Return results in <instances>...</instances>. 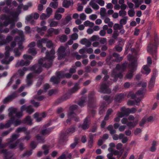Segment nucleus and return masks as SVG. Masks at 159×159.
Instances as JSON below:
<instances>
[{
	"label": "nucleus",
	"instance_id": "f8f14e48",
	"mask_svg": "<svg viewBox=\"0 0 159 159\" xmlns=\"http://www.w3.org/2000/svg\"><path fill=\"white\" fill-rule=\"evenodd\" d=\"M107 129L110 132V133L111 135L114 134L113 136V139L115 140H117L118 139L119 137L117 134H114L116 132V131L113 129V126L110 125H108L107 128Z\"/></svg>",
	"mask_w": 159,
	"mask_h": 159
},
{
	"label": "nucleus",
	"instance_id": "c9c22d12",
	"mask_svg": "<svg viewBox=\"0 0 159 159\" xmlns=\"http://www.w3.org/2000/svg\"><path fill=\"white\" fill-rule=\"evenodd\" d=\"M121 111L123 112L125 116H128L130 113L129 108H126L125 107H123L121 108Z\"/></svg>",
	"mask_w": 159,
	"mask_h": 159
},
{
	"label": "nucleus",
	"instance_id": "49530a36",
	"mask_svg": "<svg viewBox=\"0 0 159 159\" xmlns=\"http://www.w3.org/2000/svg\"><path fill=\"white\" fill-rule=\"evenodd\" d=\"M25 122H28L29 125H31L32 124V120L31 117L29 116H28L26 117L24 120Z\"/></svg>",
	"mask_w": 159,
	"mask_h": 159
},
{
	"label": "nucleus",
	"instance_id": "c85d7f7f",
	"mask_svg": "<svg viewBox=\"0 0 159 159\" xmlns=\"http://www.w3.org/2000/svg\"><path fill=\"white\" fill-rule=\"evenodd\" d=\"M28 68L26 67H24L22 69H20L18 70V72L19 74V76L20 77L23 76L25 74V72L27 70Z\"/></svg>",
	"mask_w": 159,
	"mask_h": 159
},
{
	"label": "nucleus",
	"instance_id": "58836bf2",
	"mask_svg": "<svg viewBox=\"0 0 159 159\" xmlns=\"http://www.w3.org/2000/svg\"><path fill=\"white\" fill-rule=\"evenodd\" d=\"M76 67L75 66H72L71 68H70L69 70V73H68L70 75V76L69 77V78H71L72 74L76 72Z\"/></svg>",
	"mask_w": 159,
	"mask_h": 159
},
{
	"label": "nucleus",
	"instance_id": "79ce46f5",
	"mask_svg": "<svg viewBox=\"0 0 159 159\" xmlns=\"http://www.w3.org/2000/svg\"><path fill=\"white\" fill-rule=\"evenodd\" d=\"M19 48H16L13 50V52L14 53V56L15 57H19L21 55V52L19 51Z\"/></svg>",
	"mask_w": 159,
	"mask_h": 159
},
{
	"label": "nucleus",
	"instance_id": "9b49d317",
	"mask_svg": "<svg viewBox=\"0 0 159 159\" xmlns=\"http://www.w3.org/2000/svg\"><path fill=\"white\" fill-rule=\"evenodd\" d=\"M91 124L90 120L89 118L86 117L84 120L83 124L80 125L79 127H80L83 130H86L89 129Z\"/></svg>",
	"mask_w": 159,
	"mask_h": 159
},
{
	"label": "nucleus",
	"instance_id": "5701e85b",
	"mask_svg": "<svg viewBox=\"0 0 159 159\" xmlns=\"http://www.w3.org/2000/svg\"><path fill=\"white\" fill-rule=\"evenodd\" d=\"M44 136H43L41 134H38L36 135L35 138L39 143H43L45 142V138L44 137Z\"/></svg>",
	"mask_w": 159,
	"mask_h": 159
},
{
	"label": "nucleus",
	"instance_id": "f3484780",
	"mask_svg": "<svg viewBox=\"0 0 159 159\" xmlns=\"http://www.w3.org/2000/svg\"><path fill=\"white\" fill-rule=\"evenodd\" d=\"M17 16H13L12 18H11L10 20V27L9 28L10 30H12L15 27L16 23L15 22L17 21Z\"/></svg>",
	"mask_w": 159,
	"mask_h": 159
},
{
	"label": "nucleus",
	"instance_id": "4468645a",
	"mask_svg": "<svg viewBox=\"0 0 159 159\" xmlns=\"http://www.w3.org/2000/svg\"><path fill=\"white\" fill-rule=\"evenodd\" d=\"M111 76L114 78L113 81L116 82L118 78L122 79L123 75L121 73H117L116 70L114 69L111 73Z\"/></svg>",
	"mask_w": 159,
	"mask_h": 159
},
{
	"label": "nucleus",
	"instance_id": "ddd939ff",
	"mask_svg": "<svg viewBox=\"0 0 159 159\" xmlns=\"http://www.w3.org/2000/svg\"><path fill=\"white\" fill-rule=\"evenodd\" d=\"M56 76L60 80V79H62L65 78L69 79V77L70 76V74L68 73H65L64 71L62 70L57 71L56 72Z\"/></svg>",
	"mask_w": 159,
	"mask_h": 159
},
{
	"label": "nucleus",
	"instance_id": "cd10ccee",
	"mask_svg": "<svg viewBox=\"0 0 159 159\" xmlns=\"http://www.w3.org/2000/svg\"><path fill=\"white\" fill-rule=\"evenodd\" d=\"M79 139L77 137H75L74 138V142L71 143L70 145V147L71 149H73L79 143L78 141Z\"/></svg>",
	"mask_w": 159,
	"mask_h": 159
},
{
	"label": "nucleus",
	"instance_id": "0eeeda50",
	"mask_svg": "<svg viewBox=\"0 0 159 159\" xmlns=\"http://www.w3.org/2000/svg\"><path fill=\"white\" fill-rule=\"evenodd\" d=\"M93 93L91 92L88 96V106L92 108H95L96 107L95 101L93 96Z\"/></svg>",
	"mask_w": 159,
	"mask_h": 159
},
{
	"label": "nucleus",
	"instance_id": "9d476101",
	"mask_svg": "<svg viewBox=\"0 0 159 159\" xmlns=\"http://www.w3.org/2000/svg\"><path fill=\"white\" fill-rule=\"evenodd\" d=\"M108 88V86L107 84L103 83L100 86V92L103 93L110 94L111 93V90Z\"/></svg>",
	"mask_w": 159,
	"mask_h": 159
},
{
	"label": "nucleus",
	"instance_id": "338daca9",
	"mask_svg": "<svg viewBox=\"0 0 159 159\" xmlns=\"http://www.w3.org/2000/svg\"><path fill=\"white\" fill-rule=\"evenodd\" d=\"M30 146L32 149H34L37 147V145L35 143V142L34 141H32L31 142Z\"/></svg>",
	"mask_w": 159,
	"mask_h": 159
},
{
	"label": "nucleus",
	"instance_id": "ea45409f",
	"mask_svg": "<svg viewBox=\"0 0 159 159\" xmlns=\"http://www.w3.org/2000/svg\"><path fill=\"white\" fill-rule=\"evenodd\" d=\"M71 2L70 1L64 0L62 3V6L64 7L68 8L71 5Z\"/></svg>",
	"mask_w": 159,
	"mask_h": 159
},
{
	"label": "nucleus",
	"instance_id": "603ef678",
	"mask_svg": "<svg viewBox=\"0 0 159 159\" xmlns=\"http://www.w3.org/2000/svg\"><path fill=\"white\" fill-rule=\"evenodd\" d=\"M16 109L15 108H11L9 109V116H12L13 114L16 113Z\"/></svg>",
	"mask_w": 159,
	"mask_h": 159
},
{
	"label": "nucleus",
	"instance_id": "7c9ffc66",
	"mask_svg": "<svg viewBox=\"0 0 159 159\" xmlns=\"http://www.w3.org/2000/svg\"><path fill=\"white\" fill-rule=\"evenodd\" d=\"M42 149L44 150L43 153L45 155H47L49 153V146L46 144H44L43 145Z\"/></svg>",
	"mask_w": 159,
	"mask_h": 159
},
{
	"label": "nucleus",
	"instance_id": "6ab92c4d",
	"mask_svg": "<svg viewBox=\"0 0 159 159\" xmlns=\"http://www.w3.org/2000/svg\"><path fill=\"white\" fill-rule=\"evenodd\" d=\"M30 62L29 60L24 61V60H21L20 61H18L16 64V66L18 67L19 66H28L30 64Z\"/></svg>",
	"mask_w": 159,
	"mask_h": 159
},
{
	"label": "nucleus",
	"instance_id": "473e14b6",
	"mask_svg": "<svg viewBox=\"0 0 159 159\" xmlns=\"http://www.w3.org/2000/svg\"><path fill=\"white\" fill-rule=\"evenodd\" d=\"M10 18L9 16H7L6 15L5 16V20L3 22V24L4 26L6 27L10 24Z\"/></svg>",
	"mask_w": 159,
	"mask_h": 159
},
{
	"label": "nucleus",
	"instance_id": "4c0bfd02",
	"mask_svg": "<svg viewBox=\"0 0 159 159\" xmlns=\"http://www.w3.org/2000/svg\"><path fill=\"white\" fill-rule=\"evenodd\" d=\"M71 20V15H67L65 19L63 22V24L64 25L68 24Z\"/></svg>",
	"mask_w": 159,
	"mask_h": 159
},
{
	"label": "nucleus",
	"instance_id": "6e6552de",
	"mask_svg": "<svg viewBox=\"0 0 159 159\" xmlns=\"http://www.w3.org/2000/svg\"><path fill=\"white\" fill-rule=\"evenodd\" d=\"M39 65H35L31 67L30 69L31 71H34V73L39 74L43 70L42 67H43V64H40Z\"/></svg>",
	"mask_w": 159,
	"mask_h": 159
},
{
	"label": "nucleus",
	"instance_id": "bb28decb",
	"mask_svg": "<svg viewBox=\"0 0 159 159\" xmlns=\"http://www.w3.org/2000/svg\"><path fill=\"white\" fill-rule=\"evenodd\" d=\"M86 97H82L80 98L78 104L81 107H82L84 106V103L86 102Z\"/></svg>",
	"mask_w": 159,
	"mask_h": 159
},
{
	"label": "nucleus",
	"instance_id": "c03bdc74",
	"mask_svg": "<svg viewBox=\"0 0 159 159\" xmlns=\"http://www.w3.org/2000/svg\"><path fill=\"white\" fill-rule=\"evenodd\" d=\"M68 150H66L59 157L58 159H66V156L68 153Z\"/></svg>",
	"mask_w": 159,
	"mask_h": 159
},
{
	"label": "nucleus",
	"instance_id": "e433bc0d",
	"mask_svg": "<svg viewBox=\"0 0 159 159\" xmlns=\"http://www.w3.org/2000/svg\"><path fill=\"white\" fill-rule=\"evenodd\" d=\"M105 107L104 104H102L99 109V113L100 115H102L105 111Z\"/></svg>",
	"mask_w": 159,
	"mask_h": 159
},
{
	"label": "nucleus",
	"instance_id": "a211bd4d",
	"mask_svg": "<svg viewBox=\"0 0 159 159\" xmlns=\"http://www.w3.org/2000/svg\"><path fill=\"white\" fill-rule=\"evenodd\" d=\"M126 96V94L123 93H120L116 95L114 98L115 101L118 102L120 103L122 101L123 99Z\"/></svg>",
	"mask_w": 159,
	"mask_h": 159
},
{
	"label": "nucleus",
	"instance_id": "7ed1b4c3",
	"mask_svg": "<svg viewBox=\"0 0 159 159\" xmlns=\"http://www.w3.org/2000/svg\"><path fill=\"white\" fill-rule=\"evenodd\" d=\"M51 124V123L49 122L43 125L40 129L41 134L43 136H47L49 135L55 128V126L48 127Z\"/></svg>",
	"mask_w": 159,
	"mask_h": 159
},
{
	"label": "nucleus",
	"instance_id": "1a4fd4ad",
	"mask_svg": "<svg viewBox=\"0 0 159 159\" xmlns=\"http://www.w3.org/2000/svg\"><path fill=\"white\" fill-rule=\"evenodd\" d=\"M20 110L22 111H25L29 115H31L34 111V109L31 105H29L27 106L25 105H23L21 107Z\"/></svg>",
	"mask_w": 159,
	"mask_h": 159
},
{
	"label": "nucleus",
	"instance_id": "a18cd8bd",
	"mask_svg": "<svg viewBox=\"0 0 159 159\" xmlns=\"http://www.w3.org/2000/svg\"><path fill=\"white\" fill-rule=\"evenodd\" d=\"M123 28V25H119L118 24H115L113 26V29L115 30H120Z\"/></svg>",
	"mask_w": 159,
	"mask_h": 159
},
{
	"label": "nucleus",
	"instance_id": "0e129e2a",
	"mask_svg": "<svg viewBox=\"0 0 159 159\" xmlns=\"http://www.w3.org/2000/svg\"><path fill=\"white\" fill-rule=\"evenodd\" d=\"M58 3L57 2H51L50 6L54 9H56L58 7Z\"/></svg>",
	"mask_w": 159,
	"mask_h": 159
},
{
	"label": "nucleus",
	"instance_id": "13d9d810",
	"mask_svg": "<svg viewBox=\"0 0 159 159\" xmlns=\"http://www.w3.org/2000/svg\"><path fill=\"white\" fill-rule=\"evenodd\" d=\"M19 135L16 134H13L11 136V138L10 140V142L12 143L14 140H16L18 137Z\"/></svg>",
	"mask_w": 159,
	"mask_h": 159
},
{
	"label": "nucleus",
	"instance_id": "8fccbe9b",
	"mask_svg": "<svg viewBox=\"0 0 159 159\" xmlns=\"http://www.w3.org/2000/svg\"><path fill=\"white\" fill-rule=\"evenodd\" d=\"M18 96V93L17 91L14 92L12 94L9 96L11 100L14 99L16 98Z\"/></svg>",
	"mask_w": 159,
	"mask_h": 159
},
{
	"label": "nucleus",
	"instance_id": "bf43d9fd",
	"mask_svg": "<svg viewBox=\"0 0 159 159\" xmlns=\"http://www.w3.org/2000/svg\"><path fill=\"white\" fill-rule=\"evenodd\" d=\"M30 133V131H28L27 132L25 133V134L26 135L24 137V139L26 140H30L31 137V136L29 134Z\"/></svg>",
	"mask_w": 159,
	"mask_h": 159
},
{
	"label": "nucleus",
	"instance_id": "37998d69",
	"mask_svg": "<svg viewBox=\"0 0 159 159\" xmlns=\"http://www.w3.org/2000/svg\"><path fill=\"white\" fill-rule=\"evenodd\" d=\"M76 115V114L74 111H70L67 114L68 118H70L72 120L73 119Z\"/></svg>",
	"mask_w": 159,
	"mask_h": 159
},
{
	"label": "nucleus",
	"instance_id": "b1692460",
	"mask_svg": "<svg viewBox=\"0 0 159 159\" xmlns=\"http://www.w3.org/2000/svg\"><path fill=\"white\" fill-rule=\"evenodd\" d=\"M60 80L57 76L56 77L52 76L51 77L50 81V82L54 84H58L60 83Z\"/></svg>",
	"mask_w": 159,
	"mask_h": 159
},
{
	"label": "nucleus",
	"instance_id": "a878e982",
	"mask_svg": "<svg viewBox=\"0 0 159 159\" xmlns=\"http://www.w3.org/2000/svg\"><path fill=\"white\" fill-rule=\"evenodd\" d=\"M20 142L19 140H17L15 143H9V148L11 149H16V146L18 145Z\"/></svg>",
	"mask_w": 159,
	"mask_h": 159
},
{
	"label": "nucleus",
	"instance_id": "4be33fe9",
	"mask_svg": "<svg viewBox=\"0 0 159 159\" xmlns=\"http://www.w3.org/2000/svg\"><path fill=\"white\" fill-rule=\"evenodd\" d=\"M13 37L10 35H8L7 36L6 39L0 41V46L6 44L8 43L13 40Z\"/></svg>",
	"mask_w": 159,
	"mask_h": 159
},
{
	"label": "nucleus",
	"instance_id": "864d4df0",
	"mask_svg": "<svg viewBox=\"0 0 159 159\" xmlns=\"http://www.w3.org/2000/svg\"><path fill=\"white\" fill-rule=\"evenodd\" d=\"M32 150L27 151L23 153V154L22 155V157H29L32 154Z\"/></svg>",
	"mask_w": 159,
	"mask_h": 159
},
{
	"label": "nucleus",
	"instance_id": "f257e3e1",
	"mask_svg": "<svg viewBox=\"0 0 159 159\" xmlns=\"http://www.w3.org/2000/svg\"><path fill=\"white\" fill-rule=\"evenodd\" d=\"M55 51L52 49L49 52L47 51L46 52V56L44 58L40 59L38 61V63L40 64H43V67L49 68L52 65L53 60L55 57Z\"/></svg>",
	"mask_w": 159,
	"mask_h": 159
},
{
	"label": "nucleus",
	"instance_id": "4d7b16f0",
	"mask_svg": "<svg viewBox=\"0 0 159 159\" xmlns=\"http://www.w3.org/2000/svg\"><path fill=\"white\" fill-rule=\"evenodd\" d=\"M67 36L66 35H63L60 37L59 40L61 42L64 43L67 40Z\"/></svg>",
	"mask_w": 159,
	"mask_h": 159
},
{
	"label": "nucleus",
	"instance_id": "09e8293b",
	"mask_svg": "<svg viewBox=\"0 0 159 159\" xmlns=\"http://www.w3.org/2000/svg\"><path fill=\"white\" fill-rule=\"evenodd\" d=\"M28 52L34 56L36 55L37 53L36 51L34 48H30L29 49Z\"/></svg>",
	"mask_w": 159,
	"mask_h": 159
},
{
	"label": "nucleus",
	"instance_id": "c756f323",
	"mask_svg": "<svg viewBox=\"0 0 159 159\" xmlns=\"http://www.w3.org/2000/svg\"><path fill=\"white\" fill-rule=\"evenodd\" d=\"M75 127L74 126H72L68 128L65 132L67 134H71L75 132Z\"/></svg>",
	"mask_w": 159,
	"mask_h": 159
},
{
	"label": "nucleus",
	"instance_id": "e2e57ef3",
	"mask_svg": "<svg viewBox=\"0 0 159 159\" xmlns=\"http://www.w3.org/2000/svg\"><path fill=\"white\" fill-rule=\"evenodd\" d=\"M30 103L31 104L33 105L34 107H38L40 105L39 103V102H36L34 100H31Z\"/></svg>",
	"mask_w": 159,
	"mask_h": 159
},
{
	"label": "nucleus",
	"instance_id": "72a5a7b5",
	"mask_svg": "<svg viewBox=\"0 0 159 159\" xmlns=\"http://www.w3.org/2000/svg\"><path fill=\"white\" fill-rule=\"evenodd\" d=\"M67 135V134L66 133V132H61L60 134L59 138L60 140L63 142L65 141L66 136Z\"/></svg>",
	"mask_w": 159,
	"mask_h": 159
},
{
	"label": "nucleus",
	"instance_id": "f704fd0d",
	"mask_svg": "<svg viewBox=\"0 0 159 159\" xmlns=\"http://www.w3.org/2000/svg\"><path fill=\"white\" fill-rule=\"evenodd\" d=\"M27 129L25 127H20L17 128L16 130V132L17 133H20L21 132H23L25 134V133L27 132Z\"/></svg>",
	"mask_w": 159,
	"mask_h": 159
},
{
	"label": "nucleus",
	"instance_id": "774afa93",
	"mask_svg": "<svg viewBox=\"0 0 159 159\" xmlns=\"http://www.w3.org/2000/svg\"><path fill=\"white\" fill-rule=\"evenodd\" d=\"M78 107L77 105H73L71 106L69 108V110L70 111H73L76 110Z\"/></svg>",
	"mask_w": 159,
	"mask_h": 159
},
{
	"label": "nucleus",
	"instance_id": "393cba45",
	"mask_svg": "<svg viewBox=\"0 0 159 159\" xmlns=\"http://www.w3.org/2000/svg\"><path fill=\"white\" fill-rule=\"evenodd\" d=\"M143 70H142L141 72L143 74H145L146 75H148L151 72V70L149 68L147 65H144L143 66Z\"/></svg>",
	"mask_w": 159,
	"mask_h": 159
},
{
	"label": "nucleus",
	"instance_id": "2eb2a0df",
	"mask_svg": "<svg viewBox=\"0 0 159 159\" xmlns=\"http://www.w3.org/2000/svg\"><path fill=\"white\" fill-rule=\"evenodd\" d=\"M46 113L45 112H43L41 114L42 117H39V114L36 112L33 115V117L34 118L36 119L37 122H39L42 120V118H45L46 116Z\"/></svg>",
	"mask_w": 159,
	"mask_h": 159
},
{
	"label": "nucleus",
	"instance_id": "052dcab7",
	"mask_svg": "<svg viewBox=\"0 0 159 159\" xmlns=\"http://www.w3.org/2000/svg\"><path fill=\"white\" fill-rule=\"evenodd\" d=\"M22 123L21 120L18 119H16L14 122L13 125L14 126H17L20 125Z\"/></svg>",
	"mask_w": 159,
	"mask_h": 159
},
{
	"label": "nucleus",
	"instance_id": "423d86ee",
	"mask_svg": "<svg viewBox=\"0 0 159 159\" xmlns=\"http://www.w3.org/2000/svg\"><path fill=\"white\" fill-rule=\"evenodd\" d=\"M139 121V119L137 118L134 121H128V120L126 118H124L121 120V123L123 124H126L127 126L129 128H134L137 124Z\"/></svg>",
	"mask_w": 159,
	"mask_h": 159
},
{
	"label": "nucleus",
	"instance_id": "de8ad7c7",
	"mask_svg": "<svg viewBox=\"0 0 159 159\" xmlns=\"http://www.w3.org/2000/svg\"><path fill=\"white\" fill-rule=\"evenodd\" d=\"M89 4L95 10H97L99 9V7L98 5L94 2H90Z\"/></svg>",
	"mask_w": 159,
	"mask_h": 159
},
{
	"label": "nucleus",
	"instance_id": "aec40b11",
	"mask_svg": "<svg viewBox=\"0 0 159 159\" xmlns=\"http://www.w3.org/2000/svg\"><path fill=\"white\" fill-rule=\"evenodd\" d=\"M80 82L75 83L74 87L69 90V92L71 93H73L76 92L80 88Z\"/></svg>",
	"mask_w": 159,
	"mask_h": 159
},
{
	"label": "nucleus",
	"instance_id": "6e6d98bb",
	"mask_svg": "<svg viewBox=\"0 0 159 159\" xmlns=\"http://www.w3.org/2000/svg\"><path fill=\"white\" fill-rule=\"evenodd\" d=\"M17 147L19 148V150L20 151H23L25 148L24 143H19Z\"/></svg>",
	"mask_w": 159,
	"mask_h": 159
},
{
	"label": "nucleus",
	"instance_id": "69168bd1",
	"mask_svg": "<svg viewBox=\"0 0 159 159\" xmlns=\"http://www.w3.org/2000/svg\"><path fill=\"white\" fill-rule=\"evenodd\" d=\"M46 45L47 48H50L52 47L53 46V44L52 41L51 40L48 41L46 43Z\"/></svg>",
	"mask_w": 159,
	"mask_h": 159
},
{
	"label": "nucleus",
	"instance_id": "a19ab883",
	"mask_svg": "<svg viewBox=\"0 0 159 159\" xmlns=\"http://www.w3.org/2000/svg\"><path fill=\"white\" fill-rule=\"evenodd\" d=\"M13 156V153L11 151H8L5 155L4 159H11Z\"/></svg>",
	"mask_w": 159,
	"mask_h": 159
},
{
	"label": "nucleus",
	"instance_id": "2f4dec72",
	"mask_svg": "<svg viewBox=\"0 0 159 159\" xmlns=\"http://www.w3.org/2000/svg\"><path fill=\"white\" fill-rule=\"evenodd\" d=\"M123 152V151L122 150H120V151L117 150H114L113 153L115 156H118L117 157L119 158L122 156Z\"/></svg>",
	"mask_w": 159,
	"mask_h": 159
},
{
	"label": "nucleus",
	"instance_id": "dca6fc26",
	"mask_svg": "<svg viewBox=\"0 0 159 159\" xmlns=\"http://www.w3.org/2000/svg\"><path fill=\"white\" fill-rule=\"evenodd\" d=\"M156 74L153 73L148 84V87L150 89L153 88L154 85L156 80Z\"/></svg>",
	"mask_w": 159,
	"mask_h": 159
},
{
	"label": "nucleus",
	"instance_id": "39448f33",
	"mask_svg": "<svg viewBox=\"0 0 159 159\" xmlns=\"http://www.w3.org/2000/svg\"><path fill=\"white\" fill-rule=\"evenodd\" d=\"M136 64L135 61H133L129 64V70L125 75V78L128 79H132L134 75V72L137 70V66L136 65Z\"/></svg>",
	"mask_w": 159,
	"mask_h": 159
},
{
	"label": "nucleus",
	"instance_id": "3c124183",
	"mask_svg": "<svg viewBox=\"0 0 159 159\" xmlns=\"http://www.w3.org/2000/svg\"><path fill=\"white\" fill-rule=\"evenodd\" d=\"M128 19L127 16H124L122 19H120V25H125L127 23V20Z\"/></svg>",
	"mask_w": 159,
	"mask_h": 159
},
{
	"label": "nucleus",
	"instance_id": "f03ea898",
	"mask_svg": "<svg viewBox=\"0 0 159 159\" xmlns=\"http://www.w3.org/2000/svg\"><path fill=\"white\" fill-rule=\"evenodd\" d=\"M154 39V42L149 44L147 46V51L152 55L153 58L157 60V46L159 43V38L157 34H155Z\"/></svg>",
	"mask_w": 159,
	"mask_h": 159
},
{
	"label": "nucleus",
	"instance_id": "5fc2aeb1",
	"mask_svg": "<svg viewBox=\"0 0 159 159\" xmlns=\"http://www.w3.org/2000/svg\"><path fill=\"white\" fill-rule=\"evenodd\" d=\"M136 94H134L132 92H130L128 93L127 96V97L128 98L131 97V99H134L136 98Z\"/></svg>",
	"mask_w": 159,
	"mask_h": 159
},
{
	"label": "nucleus",
	"instance_id": "680f3d73",
	"mask_svg": "<svg viewBox=\"0 0 159 159\" xmlns=\"http://www.w3.org/2000/svg\"><path fill=\"white\" fill-rule=\"evenodd\" d=\"M58 92V90L56 89H52L50 90L48 93V94L49 96H51L54 93H57Z\"/></svg>",
	"mask_w": 159,
	"mask_h": 159
},
{
	"label": "nucleus",
	"instance_id": "20e7f679",
	"mask_svg": "<svg viewBox=\"0 0 159 159\" xmlns=\"http://www.w3.org/2000/svg\"><path fill=\"white\" fill-rule=\"evenodd\" d=\"M57 52L58 59L59 60L68 57L70 54L69 50H66V48L63 46H60Z\"/></svg>",
	"mask_w": 159,
	"mask_h": 159
},
{
	"label": "nucleus",
	"instance_id": "412c9836",
	"mask_svg": "<svg viewBox=\"0 0 159 159\" xmlns=\"http://www.w3.org/2000/svg\"><path fill=\"white\" fill-rule=\"evenodd\" d=\"M127 62H125L121 65L117 64L116 67V69L122 71H124L126 68Z\"/></svg>",
	"mask_w": 159,
	"mask_h": 159
}]
</instances>
